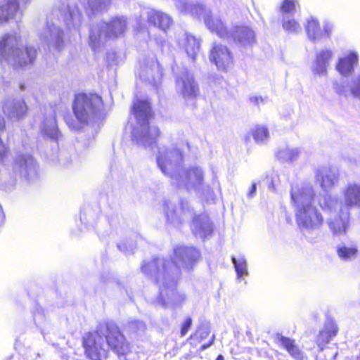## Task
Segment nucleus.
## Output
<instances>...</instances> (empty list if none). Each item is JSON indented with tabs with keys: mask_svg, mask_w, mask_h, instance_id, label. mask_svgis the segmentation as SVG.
<instances>
[{
	"mask_svg": "<svg viewBox=\"0 0 360 360\" xmlns=\"http://www.w3.org/2000/svg\"><path fill=\"white\" fill-rule=\"evenodd\" d=\"M333 56L330 50H321L316 55L313 72L314 74L322 75L326 74L327 65Z\"/></svg>",
	"mask_w": 360,
	"mask_h": 360,
	"instance_id": "nucleus-20",
	"label": "nucleus"
},
{
	"mask_svg": "<svg viewBox=\"0 0 360 360\" xmlns=\"http://www.w3.org/2000/svg\"><path fill=\"white\" fill-rule=\"evenodd\" d=\"M176 84L180 86L181 95L186 100L195 99L200 94L199 86L194 77L187 72L176 79Z\"/></svg>",
	"mask_w": 360,
	"mask_h": 360,
	"instance_id": "nucleus-7",
	"label": "nucleus"
},
{
	"mask_svg": "<svg viewBox=\"0 0 360 360\" xmlns=\"http://www.w3.org/2000/svg\"><path fill=\"white\" fill-rule=\"evenodd\" d=\"M192 319L190 316L186 317L181 325L180 328V336L184 337L188 330L191 329L192 326Z\"/></svg>",
	"mask_w": 360,
	"mask_h": 360,
	"instance_id": "nucleus-34",
	"label": "nucleus"
},
{
	"mask_svg": "<svg viewBox=\"0 0 360 360\" xmlns=\"http://www.w3.org/2000/svg\"><path fill=\"white\" fill-rule=\"evenodd\" d=\"M84 354L89 360H103L108 356L103 336L98 330L86 333L82 338Z\"/></svg>",
	"mask_w": 360,
	"mask_h": 360,
	"instance_id": "nucleus-3",
	"label": "nucleus"
},
{
	"mask_svg": "<svg viewBox=\"0 0 360 360\" xmlns=\"http://www.w3.org/2000/svg\"><path fill=\"white\" fill-rule=\"evenodd\" d=\"M349 211L343 212V210L341 208L340 216L330 221L329 226L335 233H346L349 226Z\"/></svg>",
	"mask_w": 360,
	"mask_h": 360,
	"instance_id": "nucleus-22",
	"label": "nucleus"
},
{
	"mask_svg": "<svg viewBox=\"0 0 360 360\" xmlns=\"http://www.w3.org/2000/svg\"><path fill=\"white\" fill-rule=\"evenodd\" d=\"M6 124L4 117L0 114V134L6 130Z\"/></svg>",
	"mask_w": 360,
	"mask_h": 360,
	"instance_id": "nucleus-41",
	"label": "nucleus"
},
{
	"mask_svg": "<svg viewBox=\"0 0 360 360\" xmlns=\"http://www.w3.org/2000/svg\"><path fill=\"white\" fill-rule=\"evenodd\" d=\"M256 193V184L252 183L251 185V187L250 188L248 196L252 197Z\"/></svg>",
	"mask_w": 360,
	"mask_h": 360,
	"instance_id": "nucleus-42",
	"label": "nucleus"
},
{
	"mask_svg": "<svg viewBox=\"0 0 360 360\" xmlns=\"http://www.w3.org/2000/svg\"><path fill=\"white\" fill-rule=\"evenodd\" d=\"M350 92L353 96L360 98V73L352 79Z\"/></svg>",
	"mask_w": 360,
	"mask_h": 360,
	"instance_id": "nucleus-32",
	"label": "nucleus"
},
{
	"mask_svg": "<svg viewBox=\"0 0 360 360\" xmlns=\"http://www.w3.org/2000/svg\"><path fill=\"white\" fill-rule=\"evenodd\" d=\"M175 255L189 265L197 262L200 257V251L193 247L181 246L176 248Z\"/></svg>",
	"mask_w": 360,
	"mask_h": 360,
	"instance_id": "nucleus-18",
	"label": "nucleus"
},
{
	"mask_svg": "<svg viewBox=\"0 0 360 360\" xmlns=\"http://www.w3.org/2000/svg\"><path fill=\"white\" fill-rule=\"evenodd\" d=\"M338 174L330 169H322L316 175V179L324 191H328L333 187L338 181Z\"/></svg>",
	"mask_w": 360,
	"mask_h": 360,
	"instance_id": "nucleus-21",
	"label": "nucleus"
},
{
	"mask_svg": "<svg viewBox=\"0 0 360 360\" xmlns=\"http://www.w3.org/2000/svg\"><path fill=\"white\" fill-rule=\"evenodd\" d=\"M37 58V50L32 46L18 49L13 57V67L21 68L34 63Z\"/></svg>",
	"mask_w": 360,
	"mask_h": 360,
	"instance_id": "nucleus-10",
	"label": "nucleus"
},
{
	"mask_svg": "<svg viewBox=\"0 0 360 360\" xmlns=\"http://www.w3.org/2000/svg\"><path fill=\"white\" fill-rule=\"evenodd\" d=\"M127 29V19L123 17H115L106 24L105 37L108 39H115L123 35Z\"/></svg>",
	"mask_w": 360,
	"mask_h": 360,
	"instance_id": "nucleus-12",
	"label": "nucleus"
},
{
	"mask_svg": "<svg viewBox=\"0 0 360 360\" xmlns=\"http://www.w3.org/2000/svg\"><path fill=\"white\" fill-rule=\"evenodd\" d=\"M205 23L208 30L216 34L221 39H229L231 31L219 18L207 16L205 19Z\"/></svg>",
	"mask_w": 360,
	"mask_h": 360,
	"instance_id": "nucleus-13",
	"label": "nucleus"
},
{
	"mask_svg": "<svg viewBox=\"0 0 360 360\" xmlns=\"http://www.w3.org/2000/svg\"><path fill=\"white\" fill-rule=\"evenodd\" d=\"M11 36L10 34H5L2 37V38L0 40V49H4L7 45L8 40L11 39Z\"/></svg>",
	"mask_w": 360,
	"mask_h": 360,
	"instance_id": "nucleus-38",
	"label": "nucleus"
},
{
	"mask_svg": "<svg viewBox=\"0 0 360 360\" xmlns=\"http://www.w3.org/2000/svg\"><path fill=\"white\" fill-rule=\"evenodd\" d=\"M147 20L149 24L165 31L169 29L172 25L171 18L168 15L158 11H151L149 12Z\"/></svg>",
	"mask_w": 360,
	"mask_h": 360,
	"instance_id": "nucleus-19",
	"label": "nucleus"
},
{
	"mask_svg": "<svg viewBox=\"0 0 360 360\" xmlns=\"http://www.w3.org/2000/svg\"><path fill=\"white\" fill-rule=\"evenodd\" d=\"M108 347L117 356H126L131 352V346L120 328L111 323H105L101 327Z\"/></svg>",
	"mask_w": 360,
	"mask_h": 360,
	"instance_id": "nucleus-2",
	"label": "nucleus"
},
{
	"mask_svg": "<svg viewBox=\"0 0 360 360\" xmlns=\"http://www.w3.org/2000/svg\"><path fill=\"white\" fill-rule=\"evenodd\" d=\"M305 30L308 37L311 41H316L321 34L320 23L316 18H311L307 20Z\"/></svg>",
	"mask_w": 360,
	"mask_h": 360,
	"instance_id": "nucleus-26",
	"label": "nucleus"
},
{
	"mask_svg": "<svg viewBox=\"0 0 360 360\" xmlns=\"http://www.w3.org/2000/svg\"><path fill=\"white\" fill-rule=\"evenodd\" d=\"M229 39L243 45L252 44L255 41V34L249 26L236 25L231 31Z\"/></svg>",
	"mask_w": 360,
	"mask_h": 360,
	"instance_id": "nucleus-11",
	"label": "nucleus"
},
{
	"mask_svg": "<svg viewBox=\"0 0 360 360\" xmlns=\"http://www.w3.org/2000/svg\"><path fill=\"white\" fill-rule=\"evenodd\" d=\"M215 360H224V358L221 354H219L217 356Z\"/></svg>",
	"mask_w": 360,
	"mask_h": 360,
	"instance_id": "nucleus-45",
	"label": "nucleus"
},
{
	"mask_svg": "<svg viewBox=\"0 0 360 360\" xmlns=\"http://www.w3.org/2000/svg\"><path fill=\"white\" fill-rule=\"evenodd\" d=\"M338 326L334 321L330 320L325 323L315 340L320 352L323 351L331 340L338 335Z\"/></svg>",
	"mask_w": 360,
	"mask_h": 360,
	"instance_id": "nucleus-8",
	"label": "nucleus"
},
{
	"mask_svg": "<svg viewBox=\"0 0 360 360\" xmlns=\"http://www.w3.org/2000/svg\"><path fill=\"white\" fill-rule=\"evenodd\" d=\"M147 127L142 132L141 141L144 144H156L158 138L160 136V129L158 127L149 126L148 121L146 122Z\"/></svg>",
	"mask_w": 360,
	"mask_h": 360,
	"instance_id": "nucleus-24",
	"label": "nucleus"
},
{
	"mask_svg": "<svg viewBox=\"0 0 360 360\" xmlns=\"http://www.w3.org/2000/svg\"><path fill=\"white\" fill-rule=\"evenodd\" d=\"M209 335V332L207 330H205L202 333L201 338H205Z\"/></svg>",
	"mask_w": 360,
	"mask_h": 360,
	"instance_id": "nucleus-44",
	"label": "nucleus"
},
{
	"mask_svg": "<svg viewBox=\"0 0 360 360\" xmlns=\"http://www.w3.org/2000/svg\"><path fill=\"white\" fill-rule=\"evenodd\" d=\"M184 49L193 60H195L200 51V43L198 39L191 35H187L184 41Z\"/></svg>",
	"mask_w": 360,
	"mask_h": 360,
	"instance_id": "nucleus-25",
	"label": "nucleus"
},
{
	"mask_svg": "<svg viewBox=\"0 0 360 360\" xmlns=\"http://www.w3.org/2000/svg\"><path fill=\"white\" fill-rule=\"evenodd\" d=\"M214 335H213L210 338V340L207 343L203 344L200 346V350L202 351V350L206 349L207 348H208L210 346H211L214 343Z\"/></svg>",
	"mask_w": 360,
	"mask_h": 360,
	"instance_id": "nucleus-40",
	"label": "nucleus"
},
{
	"mask_svg": "<svg viewBox=\"0 0 360 360\" xmlns=\"http://www.w3.org/2000/svg\"><path fill=\"white\" fill-rule=\"evenodd\" d=\"M184 176L187 182L193 186H200L203 183L204 174L199 167H189L184 171Z\"/></svg>",
	"mask_w": 360,
	"mask_h": 360,
	"instance_id": "nucleus-23",
	"label": "nucleus"
},
{
	"mask_svg": "<svg viewBox=\"0 0 360 360\" xmlns=\"http://www.w3.org/2000/svg\"><path fill=\"white\" fill-rule=\"evenodd\" d=\"M323 222L321 214L311 204L303 205L296 214V223L300 228L313 230L321 226Z\"/></svg>",
	"mask_w": 360,
	"mask_h": 360,
	"instance_id": "nucleus-4",
	"label": "nucleus"
},
{
	"mask_svg": "<svg viewBox=\"0 0 360 360\" xmlns=\"http://www.w3.org/2000/svg\"><path fill=\"white\" fill-rule=\"evenodd\" d=\"M209 59L219 70L227 71L233 64V56L231 50L219 43H213L209 53Z\"/></svg>",
	"mask_w": 360,
	"mask_h": 360,
	"instance_id": "nucleus-5",
	"label": "nucleus"
},
{
	"mask_svg": "<svg viewBox=\"0 0 360 360\" xmlns=\"http://www.w3.org/2000/svg\"><path fill=\"white\" fill-rule=\"evenodd\" d=\"M323 32L327 36H329L332 32V27L330 25H326L323 27Z\"/></svg>",
	"mask_w": 360,
	"mask_h": 360,
	"instance_id": "nucleus-43",
	"label": "nucleus"
},
{
	"mask_svg": "<svg viewBox=\"0 0 360 360\" xmlns=\"http://www.w3.org/2000/svg\"><path fill=\"white\" fill-rule=\"evenodd\" d=\"M278 340L281 347L285 349L292 359L295 360H304V352L296 344L295 340L280 335L278 337Z\"/></svg>",
	"mask_w": 360,
	"mask_h": 360,
	"instance_id": "nucleus-17",
	"label": "nucleus"
},
{
	"mask_svg": "<svg viewBox=\"0 0 360 360\" xmlns=\"http://www.w3.org/2000/svg\"><path fill=\"white\" fill-rule=\"evenodd\" d=\"M358 253L356 246L347 247L345 245L339 246L337 248V254L338 257L342 260H349L355 257Z\"/></svg>",
	"mask_w": 360,
	"mask_h": 360,
	"instance_id": "nucleus-28",
	"label": "nucleus"
},
{
	"mask_svg": "<svg viewBox=\"0 0 360 360\" xmlns=\"http://www.w3.org/2000/svg\"><path fill=\"white\" fill-rule=\"evenodd\" d=\"M232 262L234 264L238 276L241 277L246 274V264L244 262H237L235 257H232Z\"/></svg>",
	"mask_w": 360,
	"mask_h": 360,
	"instance_id": "nucleus-35",
	"label": "nucleus"
},
{
	"mask_svg": "<svg viewBox=\"0 0 360 360\" xmlns=\"http://www.w3.org/2000/svg\"><path fill=\"white\" fill-rule=\"evenodd\" d=\"M291 198H292V199L294 201H295V195H294V194H293V193H292V194H291Z\"/></svg>",
	"mask_w": 360,
	"mask_h": 360,
	"instance_id": "nucleus-47",
	"label": "nucleus"
},
{
	"mask_svg": "<svg viewBox=\"0 0 360 360\" xmlns=\"http://www.w3.org/2000/svg\"><path fill=\"white\" fill-rule=\"evenodd\" d=\"M131 112L138 120L142 119L143 121L147 122L148 120L154 117V112L148 100H136L133 103Z\"/></svg>",
	"mask_w": 360,
	"mask_h": 360,
	"instance_id": "nucleus-14",
	"label": "nucleus"
},
{
	"mask_svg": "<svg viewBox=\"0 0 360 360\" xmlns=\"http://www.w3.org/2000/svg\"><path fill=\"white\" fill-rule=\"evenodd\" d=\"M28 111V108L24 101H16L12 103L9 116L17 120L24 118Z\"/></svg>",
	"mask_w": 360,
	"mask_h": 360,
	"instance_id": "nucleus-27",
	"label": "nucleus"
},
{
	"mask_svg": "<svg viewBox=\"0 0 360 360\" xmlns=\"http://www.w3.org/2000/svg\"><path fill=\"white\" fill-rule=\"evenodd\" d=\"M336 92L339 94H340L342 93V91L341 89L339 88V87H337L336 89Z\"/></svg>",
	"mask_w": 360,
	"mask_h": 360,
	"instance_id": "nucleus-46",
	"label": "nucleus"
},
{
	"mask_svg": "<svg viewBox=\"0 0 360 360\" xmlns=\"http://www.w3.org/2000/svg\"><path fill=\"white\" fill-rule=\"evenodd\" d=\"M295 11V2L294 0H283L280 6V11L282 13H292Z\"/></svg>",
	"mask_w": 360,
	"mask_h": 360,
	"instance_id": "nucleus-31",
	"label": "nucleus"
},
{
	"mask_svg": "<svg viewBox=\"0 0 360 360\" xmlns=\"http://www.w3.org/2000/svg\"><path fill=\"white\" fill-rule=\"evenodd\" d=\"M251 135L257 143H262L269 137V130L264 126L257 125L251 130Z\"/></svg>",
	"mask_w": 360,
	"mask_h": 360,
	"instance_id": "nucleus-29",
	"label": "nucleus"
},
{
	"mask_svg": "<svg viewBox=\"0 0 360 360\" xmlns=\"http://www.w3.org/2000/svg\"><path fill=\"white\" fill-rule=\"evenodd\" d=\"M63 119L70 128H77L76 122L70 113L65 115Z\"/></svg>",
	"mask_w": 360,
	"mask_h": 360,
	"instance_id": "nucleus-36",
	"label": "nucleus"
},
{
	"mask_svg": "<svg viewBox=\"0 0 360 360\" xmlns=\"http://www.w3.org/2000/svg\"><path fill=\"white\" fill-rule=\"evenodd\" d=\"M191 11L193 13H195L196 15H199L202 13H205V7L204 5H202L201 4H197L192 6Z\"/></svg>",
	"mask_w": 360,
	"mask_h": 360,
	"instance_id": "nucleus-37",
	"label": "nucleus"
},
{
	"mask_svg": "<svg viewBox=\"0 0 360 360\" xmlns=\"http://www.w3.org/2000/svg\"><path fill=\"white\" fill-rule=\"evenodd\" d=\"M157 162L159 167L162 170V172L165 174L169 173L168 165L171 164V162L166 159L165 156L162 155H160L157 158Z\"/></svg>",
	"mask_w": 360,
	"mask_h": 360,
	"instance_id": "nucleus-33",
	"label": "nucleus"
},
{
	"mask_svg": "<svg viewBox=\"0 0 360 360\" xmlns=\"http://www.w3.org/2000/svg\"><path fill=\"white\" fill-rule=\"evenodd\" d=\"M102 104V98L97 94L77 93L72 104V112L77 122L86 126L97 117Z\"/></svg>",
	"mask_w": 360,
	"mask_h": 360,
	"instance_id": "nucleus-1",
	"label": "nucleus"
},
{
	"mask_svg": "<svg viewBox=\"0 0 360 360\" xmlns=\"http://www.w3.org/2000/svg\"><path fill=\"white\" fill-rule=\"evenodd\" d=\"M359 64V56L355 51H350L347 55L340 57L336 63V70L344 77L351 75L354 68Z\"/></svg>",
	"mask_w": 360,
	"mask_h": 360,
	"instance_id": "nucleus-9",
	"label": "nucleus"
},
{
	"mask_svg": "<svg viewBox=\"0 0 360 360\" xmlns=\"http://www.w3.org/2000/svg\"><path fill=\"white\" fill-rule=\"evenodd\" d=\"M20 11V4L17 0H7L0 5V25L8 22L14 19Z\"/></svg>",
	"mask_w": 360,
	"mask_h": 360,
	"instance_id": "nucleus-15",
	"label": "nucleus"
},
{
	"mask_svg": "<svg viewBox=\"0 0 360 360\" xmlns=\"http://www.w3.org/2000/svg\"><path fill=\"white\" fill-rule=\"evenodd\" d=\"M282 26L285 31L292 33H296L301 30L300 25L295 19L283 20Z\"/></svg>",
	"mask_w": 360,
	"mask_h": 360,
	"instance_id": "nucleus-30",
	"label": "nucleus"
},
{
	"mask_svg": "<svg viewBox=\"0 0 360 360\" xmlns=\"http://www.w3.org/2000/svg\"><path fill=\"white\" fill-rule=\"evenodd\" d=\"M8 152V148L6 147L4 145L1 144L0 146V159L2 160L5 158Z\"/></svg>",
	"mask_w": 360,
	"mask_h": 360,
	"instance_id": "nucleus-39",
	"label": "nucleus"
},
{
	"mask_svg": "<svg viewBox=\"0 0 360 360\" xmlns=\"http://www.w3.org/2000/svg\"><path fill=\"white\" fill-rule=\"evenodd\" d=\"M173 264V262L169 259H160L158 257H154L150 261H145L142 263L141 271L146 276H152L155 273V281H160V274L162 270L164 276L169 274V269Z\"/></svg>",
	"mask_w": 360,
	"mask_h": 360,
	"instance_id": "nucleus-6",
	"label": "nucleus"
},
{
	"mask_svg": "<svg viewBox=\"0 0 360 360\" xmlns=\"http://www.w3.org/2000/svg\"><path fill=\"white\" fill-rule=\"evenodd\" d=\"M345 205L347 208L360 206V185L349 184L343 191Z\"/></svg>",
	"mask_w": 360,
	"mask_h": 360,
	"instance_id": "nucleus-16",
	"label": "nucleus"
}]
</instances>
